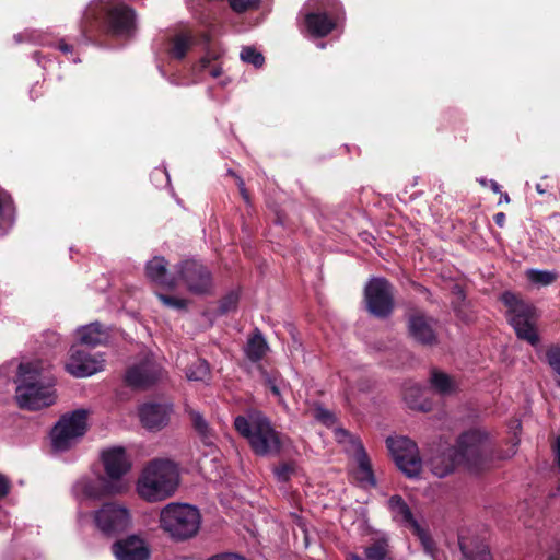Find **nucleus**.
Masks as SVG:
<instances>
[{
	"instance_id": "obj_18",
	"label": "nucleus",
	"mask_w": 560,
	"mask_h": 560,
	"mask_svg": "<svg viewBox=\"0 0 560 560\" xmlns=\"http://www.w3.org/2000/svg\"><path fill=\"white\" fill-rule=\"evenodd\" d=\"M135 11L124 3L110 5L106 10V24L115 35L130 34L135 28Z\"/></svg>"
},
{
	"instance_id": "obj_40",
	"label": "nucleus",
	"mask_w": 560,
	"mask_h": 560,
	"mask_svg": "<svg viewBox=\"0 0 560 560\" xmlns=\"http://www.w3.org/2000/svg\"><path fill=\"white\" fill-rule=\"evenodd\" d=\"M257 3L258 0H230L231 8L237 13H242L250 8H255Z\"/></svg>"
},
{
	"instance_id": "obj_14",
	"label": "nucleus",
	"mask_w": 560,
	"mask_h": 560,
	"mask_svg": "<svg viewBox=\"0 0 560 560\" xmlns=\"http://www.w3.org/2000/svg\"><path fill=\"white\" fill-rule=\"evenodd\" d=\"M104 368V359L101 355H92L89 352L72 346L66 363V371L74 377L91 376Z\"/></svg>"
},
{
	"instance_id": "obj_53",
	"label": "nucleus",
	"mask_w": 560,
	"mask_h": 560,
	"mask_svg": "<svg viewBox=\"0 0 560 560\" xmlns=\"http://www.w3.org/2000/svg\"><path fill=\"white\" fill-rule=\"evenodd\" d=\"M346 560H364V559L354 552H348L346 555Z\"/></svg>"
},
{
	"instance_id": "obj_42",
	"label": "nucleus",
	"mask_w": 560,
	"mask_h": 560,
	"mask_svg": "<svg viewBox=\"0 0 560 560\" xmlns=\"http://www.w3.org/2000/svg\"><path fill=\"white\" fill-rule=\"evenodd\" d=\"M315 418L326 425H330L335 421L334 415L329 410L322 407L315 409Z\"/></svg>"
},
{
	"instance_id": "obj_26",
	"label": "nucleus",
	"mask_w": 560,
	"mask_h": 560,
	"mask_svg": "<svg viewBox=\"0 0 560 560\" xmlns=\"http://www.w3.org/2000/svg\"><path fill=\"white\" fill-rule=\"evenodd\" d=\"M81 343L95 347L107 341L108 334L98 323H91L78 329Z\"/></svg>"
},
{
	"instance_id": "obj_19",
	"label": "nucleus",
	"mask_w": 560,
	"mask_h": 560,
	"mask_svg": "<svg viewBox=\"0 0 560 560\" xmlns=\"http://www.w3.org/2000/svg\"><path fill=\"white\" fill-rule=\"evenodd\" d=\"M409 335L423 346H433L438 338L433 328V319L422 313L411 314L408 318Z\"/></svg>"
},
{
	"instance_id": "obj_13",
	"label": "nucleus",
	"mask_w": 560,
	"mask_h": 560,
	"mask_svg": "<svg viewBox=\"0 0 560 560\" xmlns=\"http://www.w3.org/2000/svg\"><path fill=\"white\" fill-rule=\"evenodd\" d=\"M107 480L121 486L125 489L121 478L131 469V459L122 446H112L102 451L101 454Z\"/></svg>"
},
{
	"instance_id": "obj_8",
	"label": "nucleus",
	"mask_w": 560,
	"mask_h": 560,
	"mask_svg": "<svg viewBox=\"0 0 560 560\" xmlns=\"http://www.w3.org/2000/svg\"><path fill=\"white\" fill-rule=\"evenodd\" d=\"M387 448L397 467L407 477H418L422 470V459L417 444L406 436H389Z\"/></svg>"
},
{
	"instance_id": "obj_3",
	"label": "nucleus",
	"mask_w": 560,
	"mask_h": 560,
	"mask_svg": "<svg viewBox=\"0 0 560 560\" xmlns=\"http://www.w3.org/2000/svg\"><path fill=\"white\" fill-rule=\"evenodd\" d=\"M235 430L247 440L259 456L277 455L282 448L281 435L270 420L258 410H249L234 419Z\"/></svg>"
},
{
	"instance_id": "obj_11",
	"label": "nucleus",
	"mask_w": 560,
	"mask_h": 560,
	"mask_svg": "<svg viewBox=\"0 0 560 560\" xmlns=\"http://www.w3.org/2000/svg\"><path fill=\"white\" fill-rule=\"evenodd\" d=\"M94 523L103 534L113 536L126 530L131 523V517L125 505L107 502L95 511Z\"/></svg>"
},
{
	"instance_id": "obj_34",
	"label": "nucleus",
	"mask_w": 560,
	"mask_h": 560,
	"mask_svg": "<svg viewBox=\"0 0 560 560\" xmlns=\"http://www.w3.org/2000/svg\"><path fill=\"white\" fill-rule=\"evenodd\" d=\"M557 273L548 270L527 269L526 278L536 285L547 287L557 280Z\"/></svg>"
},
{
	"instance_id": "obj_58",
	"label": "nucleus",
	"mask_w": 560,
	"mask_h": 560,
	"mask_svg": "<svg viewBox=\"0 0 560 560\" xmlns=\"http://www.w3.org/2000/svg\"><path fill=\"white\" fill-rule=\"evenodd\" d=\"M537 191H538V192H540V194H542V192H544V190L540 188V186H539V185H537Z\"/></svg>"
},
{
	"instance_id": "obj_45",
	"label": "nucleus",
	"mask_w": 560,
	"mask_h": 560,
	"mask_svg": "<svg viewBox=\"0 0 560 560\" xmlns=\"http://www.w3.org/2000/svg\"><path fill=\"white\" fill-rule=\"evenodd\" d=\"M208 560H245V558L235 553H220L212 556Z\"/></svg>"
},
{
	"instance_id": "obj_12",
	"label": "nucleus",
	"mask_w": 560,
	"mask_h": 560,
	"mask_svg": "<svg viewBox=\"0 0 560 560\" xmlns=\"http://www.w3.org/2000/svg\"><path fill=\"white\" fill-rule=\"evenodd\" d=\"M368 310L377 317H386L394 306L393 288L384 278L371 279L364 289Z\"/></svg>"
},
{
	"instance_id": "obj_39",
	"label": "nucleus",
	"mask_w": 560,
	"mask_h": 560,
	"mask_svg": "<svg viewBox=\"0 0 560 560\" xmlns=\"http://www.w3.org/2000/svg\"><path fill=\"white\" fill-rule=\"evenodd\" d=\"M158 298L164 305H166L168 307L184 310V308H186V305H187V302L184 299H178V298L168 296V295H164V294H158Z\"/></svg>"
},
{
	"instance_id": "obj_44",
	"label": "nucleus",
	"mask_w": 560,
	"mask_h": 560,
	"mask_svg": "<svg viewBox=\"0 0 560 560\" xmlns=\"http://www.w3.org/2000/svg\"><path fill=\"white\" fill-rule=\"evenodd\" d=\"M261 377L269 388L278 384V375L276 374H270L267 371L261 370Z\"/></svg>"
},
{
	"instance_id": "obj_36",
	"label": "nucleus",
	"mask_w": 560,
	"mask_h": 560,
	"mask_svg": "<svg viewBox=\"0 0 560 560\" xmlns=\"http://www.w3.org/2000/svg\"><path fill=\"white\" fill-rule=\"evenodd\" d=\"M186 411L188 412V415L190 417V420L192 422L195 430L203 439H208L210 436V428L208 425V422L202 417V415L199 411H196L191 408H187Z\"/></svg>"
},
{
	"instance_id": "obj_55",
	"label": "nucleus",
	"mask_w": 560,
	"mask_h": 560,
	"mask_svg": "<svg viewBox=\"0 0 560 560\" xmlns=\"http://www.w3.org/2000/svg\"><path fill=\"white\" fill-rule=\"evenodd\" d=\"M501 194V199H500V202H510V197L506 192H500Z\"/></svg>"
},
{
	"instance_id": "obj_46",
	"label": "nucleus",
	"mask_w": 560,
	"mask_h": 560,
	"mask_svg": "<svg viewBox=\"0 0 560 560\" xmlns=\"http://www.w3.org/2000/svg\"><path fill=\"white\" fill-rule=\"evenodd\" d=\"M9 489H10L9 480L4 476L0 475V498L7 495L9 492Z\"/></svg>"
},
{
	"instance_id": "obj_41",
	"label": "nucleus",
	"mask_w": 560,
	"mask_h": 560,
	"mask_svg": "<svg viewBox=\"0 0 560 560\" xmlns=\"http://www.w3.org/2000/svg\"><path fill=\"white\" fill-rule=\"evenodd\" d=\"M273 472L279 481H288L293 472V466L290 464H281L275 468Z\"/></svg>"
},
{
	"instance_id": "obj_16",
	"label": "nucleus",
	"mask_w": 560,
	"mask_h": 560,
	"mask_svg": "<svg viewBox=\"0 0 560 560\" xmlns=\"http://www.w3.org/2000/svg\"><path fill=\"white\" fill-rule=\"evenodd\" d=\"M388 509L392 513L393 520L408 528H410L413 534H416L423 546L429 548L431 545V538L428 533L420 526L417 520L413 517V514L405 502V500L400 495H392L388 499Z\"/></svg>"
},
{
	"instance_id": "obj_1",
	"label": "nucleus",
	"mask_w": 560,
	"mask_h": 560,
	"mask_svg": "<svg viewBox=\"0 0 560 560\" xmlns=\"http://www.w3.org/2000/svg\"><path fill=\"white\" fill-rule=\"evenodd\" d=\"M16 401L21 408L38 410L56 401L50 364L42 360L21 363L18 374Z\"/></svg>"
},
{
	"instance_id": "obj_60",
	"label": "nucleus",
	"mask_w": 560,
	"mask_h": 560,
	"mask_svg": "<svg viewBox=\"0 0 560 560\" xmlns=\"http://www.w3.org/2000/svg\"><path fill=\"white\" fill-rule=\"evenodd\" d=\"M510 455H506V457H509ZM499 458H505V456H502V455H499L498 456Z\"/></svg>"
},
{
	"instance_id": "obj_52",
	"label": "nucleus",
	"mask_w": 560,
	"mask_h": 560,
	"mask_svg": "<svg viewBox=\"0 0 560 560\" xmlns=\"http://www.w3.org/2000/svg\"><path fill=\"white\" fill-rule=\"evenodd\" d=\"M59 49L62 51V52H71L72 51V47L66 43H60L59 44Z\"/></svg>"
},
{
	"instance_id": "obj_54",
	"label": "nucleus",
	"mask_w": 560,
	"mask_h": 560,
	"mask_svg": "<svg viewBox=\"0 0 560 560\" xmlns=\"http://www.w3.org/2000/svg\"><path fill=\"white\" fill-rule=\"evenodd\" d=\"M271 393L278 397L279 399L281 398V392H280V385L279 383L277 385H275L273 387L270 388Z\"/></svg>"
},
{
	"instance_id": "obj_21",
	"label": "nucleus",
	"mask_w": 560,
	"mask_h": 560,
	"mask_svg": "<svg viewBox=\"0 0 560 560\" xmlns=\"http://www.w3.org/2000/svg\"><path fill=\"white\" fill-rule=\"evenodd\" d=\"M171 412L168 404H144L139 409V417L147 429L161 430L168 423Z\"/></svg>"
},
{
	"instance_id": "obj_24",
	"label": "nucleus",
	"mask_w": 560,
	"mask_h": 560,
	"mask_svg": "<svg viewBox=\"0 0 560 560\" xmlns=\"http://www.w3.org/2000/svg\"><path fill=\"white\" fill-rule=\"evenodd\" d=\"M147 276L153 282L167 289L176 287L175 277L167 276V261L163 257H154L145 267Z\"/></svg>"
},
{
	"instance_id": "obj_59",
	"label": "nucleus",
	"mask_w": 560,
	"mask_h": 560,
	"mask_svg": "<svg viewBox=\"0 0 560 560\" xmlns=\"http://www.w3.org/2000/svg\"><path fill=\"white\" fill-rule=\"evenodd\" d=\"M480 183H481V185H483V186L486 185V180H485V179L480 180Z\"/></svg>"
},
{
	"instance_id": "obj_35",
	"label": "nucleus",
	"mask_w": 560,
	"mask_h": 560,
	"mask_svg": "<svg viewBox=\"0 0 560 560\" xmlns=\"http://www.w3.org/2000/svg\"><path fill=\"white\" fill-rule=\"evenodd\" d=\"M305 8L313 11L327 12L337 19V13L340 10L338 0H307Z\"/></svg>"
},
{
	"instance_id": "obj_17",
	"label": "nucleus",
	"mask_w": 560,
	"mask_h": 560,
	"mask_svg": "<svg viewBox=\"0 0 560 560\" xmlns=\"http://www.w3.org/2000/svg\"><path fill=\"white\" fill-rule=\"evenodd\" d=\"M162 376V368L151 359L135 364L126 373V382L135 388L153 385Z\"/></svg>"
},
{
	"instance_id": "obj_4",
	"label": "nucleus",
	"mask_w": 560,
	"mask_h": 560,
	"mask_svg": "<svg viewBox=\"0 0 560 560\" xmlns=\"http://www.w3.org/2000/svg\"><path fill=\"white\" fill-rule=\"evenodd\" d=\"M458 460L471 472H479L490 467L494 459V450L487 431L475 428L464 432L454 450Z\"/></svg>"
},
{
	"instance_id": "obj_37",
	"label": "nucleus",
	"mask_w": 560,
	"mask_h": 560,
	"mask_svg": "<svg viewBox=\"0 0 560 560\" xmlns=\"http://www.w3.org/2000/svg\"><path fill=\"white\" fill-rule=\"evenodd\" d=\"M241 59L249 65H253L255 68L262 67L265 62V58L261 52H259L256 48L247 46L244 47L241 51Z\"/></svg>"
},
{
	"instance_id": "obj_57",
	"label": "nucleus",
	"mask_w": 560,
	"mask_h": 560,
	"mask_svg": "<svg viewBox=\"0 0 560 560\" xmlns=\"http://www.w3.org/2000/svg\"><path fill=\"white\" fill-rule=\"evenodd\" d=\"M207 65H208V61H206V60H201V67H202V68H206V67H207Z\"/></svg>"
},
{
	"instance_id": "obj_43",
	"label": "nucleus",
	"mask_w": 560,
	"mask_h": 560,
	"mask_svg": "<svg viewBox=\"0 0 560 560\" xmlns=\"http://www.w3.org/2000/svg\"><path fill=\"white\" fill-rule=\"evenodd\" d=\"M236 303H237V296L233 295V294L229 295L222 301L220 310L222 313H226V312L233 310L236 306Z\"/></svg>"
},
{
	"instance_id": "obj_22",
	"label": "nucleus",
	"mask_w": 560,
	"mask_h": 560,
	"mask_svg": "<svg viewBox=\"0 0 560 560\" xmlns=\"http://www.w3.org/2000/svg\"><path fill=\"white\" fill-rule=\"evenodd\" d=\"M336 18L327 12L310 11L305 13L303 26L314 37H325L336 27Z\"/></svg>"
},
{
	"instance_id": "obj_7",
	"label": "nucleus",
	"mask_w": 560,
	"mask_h": 560,
	"mask_svg": "<svg viewBox=\"0 0 560 560\" xmlns=\"http://www.w3.org/2000/svg\"><path fill=\"white\" fill-rule=\"evenodd\" d=\"M86 418L88 413L85 410H75L70 415L63 416L51 432L54 450L63 452L77 443L86 431Z\"/></svg>"
},
{
	"instance_id": "obj_38",
	"label": "nucleus",
	"mask_w": 560,
	"mask_h": 560,
	"mask_svg": "<svg viewBox=\"0 0 560 560\" xmlns=\"http://www.w3.org/2000/svg\"><path fill=\"white\" fill-rule=\"evenodd\" d=\"M546 359L555 373L560 376V347L552 346L546 351ZM560 386V381L558 382Z\"/></svg>"
},
{
	"instance_id": "obj_61",
	"label": "nucleus",
	"mask_w": 560,
	"mask_h": 560,
	"mask_svg": "<svg viewBox=\"0 0 560 560\" xmlns=\"http://www.w3.org/2000/svg\"><path fill=\"white\" fill-rule=\"evenodd\" d=\"M549 560H555V559H549Z\"/></svg>"
},
{
	"instance_id": "obj_27",
	"label": "nucleus",
	"mask_w": 560,
	"mask_h": 560,
	"mask_svg": "<svg viewBox=\"0 0 560 560\" xmlns=\"http://www.w3.org/2000/svg\"><path fill=\"white\" fill-rule=\"evenodd\" d=\"M429 382L431 387L443 396L455 394L458 389L456 380L439 370H432Z\"/></svg>"
},
{
	"instance_id": "obj_20",
	"label": "nucleus",
	"mask_w": 560,
	"mask_h": 560,
	"mask_svg": "<svg viewBox=\"0 0 560 560\" xmlns=\"http://www.w3.org/2000/svg\"><path fill=\"white\" fill-rule=\"evenodd\" d=\"M117 560H149L150 550L143 539L129 536L113 545Z\"/></svg>"
},
{
	"instance_id": "obj_10",
	"label": "nucleus",
	"mask_w": 560,
	"mask_h": 560,
	"mask_svg": "<svg viewBox=\"0 0 560 560\" xmlns=\"http://www.w3.org/2000/svg\"><path fill=\"white\" fill-rule=\"evenodd\" d=\"M335 436L340 444H343L346 452L352 454L355 457L358 463L355 479L362 485L374 487L376 485V480L370 458L361 441L341 428L335 430Z\"/></svg>"
},
{
	"instance_id": "obj_33",
	"label": "nucleus",
	"mask_w": 560,
	"mask_h": 560,
	"mask_svg": "<svg viewBox=\"0 0 560 560\" xmlns=\"http://www.w3.org/2000/svg\"><path fill=\"white\" fill-rule=\"evenodd\" d=\"M189 381L207 382L210 377L209 364L202 360H196L186 371Z\"/></svg>"
},
{
	"instance_id": "obj_31",
	"label": "nucleus",
	"mask_w": 560,
	"mask_h": 560,
	"mask_svg": "<svg viewBox=\"0 0 560 560\" xmlns=\"http://www.w3.org/2000/svg\"><path fill=\"white\" fill-rule=\"evenodd\" d=\"M364 556L368 560H387L389 556V544L385 537L376 539L364 548Z\"/></svg>"
},
{
	"instance_id": "obj_50",
	"label": "nucleus",
	"mask_w": 560,
	"mask_h": 560,
	"mask_svg": "<svg viewBox=\"0 0 560 560\" xmlns=\"http://www.w3.org/2000/svg\"><path fill=\"white\" fill-rule=\"evenodd\" d=\"M222 73V69L218 66H214L210 69V75L213 77V78H218L220 77Z\"/></svg>"
},
{
	"instance_id": "obj_6",
	"label": "nucleus",
	"mask_w": 560,
	"mask_h": 560,
	"mask_svg": "<svg viewBox=\"0 0 560 560\" xmlns=\"http://www.w3.org/2000/svg\"><path fill=\"white\" fill-rule=\"evenodd\" d=\"M502 302L508 307L509 322L520 339L526 340L532 346L539 343V336L535 328L537 318L536 308L512 292L502 294Z\"/></svg>"
},
{
	"instance_id": "obj_30",
	"label": "nucleus",
	"mask_w": 560,
	"mask_h": 560,
	"mask_svg": "<svg viewBox=\"0 0 560 560\" xmlns=\"http://www.w3.org/2000/svg\"><path fill=\"white\" fill-rule=\"evenodd\" d=\"M14 205L11 196L0 188V226L10 228L14 222Z\"/></svg>"
},
{
	"instance_id": "obj_2",
	"label": "nucleus",
	"mask_w": 560,
	"mask_h": 560,
	"mask_svg": "<svg viewBox=\"0 0 560 560\" xmlns=\"http://www.w3.org/2000/svg\"><path fill=\"white\" fill-rule=\"evenodd\" d=\"M179 485V471L168 459L150 460L137 480V493L147 502L154 503L172 497Z\"/></svg>"
},
{
	"instance_id": "obj_51",
	"label": "nucleus",
	"mask_w": 560,
	"mask_h": 560,
	"mask_svg": "<svg viewBox=\"0 0 560 560\" xmlns=\"http://www.w3.org/2000/svg\"><path fill=\"white\" fill-rule=\"evenodd\" d=\"M489 186L493 190V192H495V194L501 192L500 185L495 180H493V179L489 180Z\"/></svg>"
},
{
	"instance_id": "obj_15",
	"label": "nucleus",
	"mask_w": 560,
	"mask_h": 560,
	"mask_svg": "<svg viewBox=\"0 0 560 560\" xmlns=\"http://www.w3.org/2000/svg\"><path fill=\"white\" fill-rule=\"evenodd\" d=\"M72 491L79 501L98 500L106 495L120 493L121 486L109 482L106 478H100L96 480L81 478L74 483Z\"/></svg>"
},
{
	"instance_id": "obj_5",
	"label": "nucleus",
	"mask_w": 560,
	"mask_h": 560,
	"mask_svg": "<svg viewBox=\"0 0 560 560\" xmlns=\"http://www.w3.org/2000/svg\"><path fill=\"white\" fill-rule=\"evenodd\" d=\"M160 527L174 540L194 537L201 524L199 510L186 503H168L160 512Z\"/></svg>"
},
{
	"instance_id": "obj_9",
	"label": "nucleus",
	"mask_w": 560,
	"mask_h": 560,
	"mask_svg": "<svg viewBox=\"0 0 560 560\" xmlns=\"http://www.w3.org/2000/svg\"><path fill=\"white\" fill-rule=\"evenodd\" d=\"M176 284L182 282L194 294L210 293L213 287L211 271L195 259H187L176 267Z\"/></svg>"
},
{
	"instance_id": "obj_32",
	"label": "nucleus",
	"mask_w": 560,
	"mask_h": 560,
	"mask_svg": "<svg viewBox=\"0 0 560 560\" xmlns=\"http://www.w3.org/2000/svg\"><path fill=\"white\" fill-rule=\"evenodd\" d=\"M194 43L192 35L188 33H182L174 36L172 39L171 55L176 59H183L188 49Z\"/></svg>"
},
{
	"instance_id": "obj_25",
	"label": "nucleus",
	"mask_w": 560,
	"mask_h": 560,
	"mask_svg": "<svg viewBox=\"0 0 560 560\" xmlns=\"http://www.w3.org/2000/svg\"><path fill=\"white\" fill-rule=\"evenodd\" d=\"M456 465H462L454 450L441 453L430 459L431 471L439 478L451 474Z\"/></svg>"
},
{
	"instance_id": "obj_47",
	"label": "nucleus",
	"mask_w": 560,
	"mask_h": 560,
	"mask_svg": "<svg viewBox=\"0 0 560 560\" xmlns=\"http://www.w3.org/2000/svg\"><path fill=\"white\" fill-rule=\"evenodd\" d=\"M235 177H236L237 186L240 188L242 197L244 198L245 201H248L249 197H248L247 190L245 189V185H244L243 179L240 178L238 176H235Z\"/></svg>"
},
{
	"instance_id": "obj_29",
	"label": "nucleus",
	"mask_w": 560,
	"mask_h": 560,
	"mask_svg": "<svg viewBox=\"0 0 560 560\" xmlns=\"http://www.w3.org/2000/svg\"><path fill=\"white\" fill-rule=\"evenodd\" d=\"M267 350L268 345L258 330L248 339L245 347L247 358L254 362L261 360Z\"/></svg>"
},
{
	"instance_id": "obj_48",
	"label": "nucleus",
	"mask_w": 560,
	"mask_h": 560,
	"mask_svg": "<svg viewBox=\"0 0 560 560\" xmlns=\"http://www.w3.org/2000/svg\"><path fill=\"white\" fill-rule=\"evenodd\" d=\"M493 220L498 226L503 228L505 224V214L503 212H498L494 214Z\"/></svg>"
},
{
	"instance_id": "obj_23",
	"label": "nucleus",
	"mask_w": 560,
	"mask_h": 560,
	"mask_svg": "<svg viewBox=\"0 0 560 560\" xmlns=\"http://www.w3.org/2000/svg\"><path fill=\"white\" fill-rule=\"evenodd\" d=\"M458 544L465 560H492L489 547L477 536L460 534Z\"/></svg>"
},
{
	"instance_id": "obj_49",
	"label": "nucleus",
	"mask_w": 560,
	"mask_h": 560,
	"mask_svg": "<svg viewBox=\"0 0 560 560\" xmlns=\"http://www.w3.org/2000/svg\"><path fill=\"white\" fill-rule=\"evenodd\" d=\"M45 337L49 339L50 343L52 345L58 343L60 341V336L55 331H47L45 334Z\"/></svg>"
},
{
	"instance_id": "obj_56",
	"label": "nucleus",
	"mask_w": 560,
	"mask_h": 560,
	"mask_svg": "<svg viewBox=\"0 0 560 560\" xmlns=\"http://www.w3.org/2000/svg\"><path fill=\"white\" fill-rule=\"evenodd\" d=\"M556 455H557L558 465L560 466V441H558V443H557Z\"/></svg>"
},
{
	"instance_id": "obj_28",
	"label": "nucleus",
	"mask_w": 560,
	"mask_h": 560,
	"mask_svg": "<svg viewBox=\"0 0 560 560\" xmlns=\"http://www.w3.org/2000/svg\"><path fill=\"white\" fill-rule=\"evenodd\" d=\"M423 389L416 383H407L404 387V399L406 404L416 410H430V402L422 399Z\"/></svg>"
}]
</instances>
